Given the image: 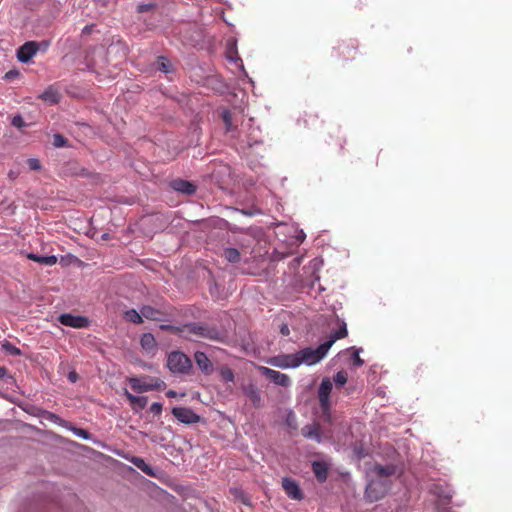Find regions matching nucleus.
Wrapping results in <instances>:
<instances>
[{
  "label": "nucleus",
  "mask_w": 512,
  "mask_h": 512,
  "mask_svg": "<svg viewBox=\"0 0 512 512\" xmlns=\"http://www.w3.org/2000/svg\"><path fill=\"white\" fill-rule=\"evenodd\" d=\"M181 332H187L188 334H192L197 338L213 341H223L225 338V334L216 326H211L202 322L186 324Z\"/></svg>",
  "instance_id": "1"
},
{
  "label": "nucleus",
  "mask_w": 512,
  "mask_h": 512,
  "mask_svg": "<svg viewBox=\"0 0 512 512\" xmlns=\"http://www.w3.org/2000/svg\"><path fill=\"white\" fill-rule=\"evenodd\" d=\"M127 381L131 389L137 393H144L153 390L162 391L166 388V383L162 379L148 375L129 377Z\"/></svg>",
  "instance_id": "2"
},
{
  "label": "nucleus",
  "mask_w": 512,
  "mask_h": 512,
  "mask_svg": "<svg viewBox=\"0 0 512 512\" xmlns=\"http://www.w3.org/2000/svg\"><path fill=\"white\" fill-rule=\"evenodd\" d=\"M331 348V342H324L317 348L306 347L296 352L299 366L302 364L311 366L320 362Z\"/></svg>",
  "instance_id": "3"
},
{
  "label": "nucleus",
  "mask_w": 512,
  "mask_h": 512,
  "mask_svg": "<svg viewBox=\"0 0 512 512\" xmlns=\"http://www.w3.org/2000/svg\"><path fill=\"white\" fill-rule=\"evenodd\" d=\"M333 382L330 378L322 379L318 388V400L324 420L331 421V403L330 394L332 392Z\"/></svg>",
  "instance_id": "4"
},
{
  "label": "nucleus",
  "mask_w": 512,
  "mask_h": 512,
  "mask_svg": "<svg viewBox=\"0 0 512 512\" xmlns=\"http://www.w3.org/2000/svg\"><path fill=\"white\" fill-rule=\"evenodd\" d=\"M167 367L174 374H189L192 369V361L183 352L173 351L168 355Z\"/></svg>",
  "instance_id": "5"
},
{
  "label": "nucleus",
  "mask_w": 512,
  "mask_h": 512,
  "mask_svg": "<svg viewBox=\"0 0 512 512\" xmlns=\"http://www.w3.org/2000/svg\"><path fill=\"white\" fill-rule=\"evenodd\" d=\"M267 363L271 366L288 369V368H297L299 367V362L297 358V354H281L277 356L270 357L267 360Z\"/></svg>",
  "instance_id": "6"
},
{
  "label": "nucleus",
  "mask_w": 512,
  "mask_h": 512,
  "mask_svg": "<svg viewBox=\"0 0 512 512\" xmlns=\"http://www.w3.org/2000/svg\"><path fill=\"white\" fill-rule=\"evenodd\" d=\"M259 371L261 372L262 375L267 377L276 385L288 387L291 384V379L287 374L281 373L279 371L264 366L259 367Z\"/></svg>",
  "instance_id": "7"
},
{
  "label": "nucleus",
  "mask_w": 512,
  "mask_h": 512,
  "mask_svg": "<svg viewBox=\"0 0 512 512\" xmlns=\"http://www.w3.org/2000/svg\"><path fill=\"white\" fill-rule=\"evenodd\" d=\"M172 414L178 421L184 424H195L200 421V416L188 407H174Z\"/></svg>",
  "instance_id": "8"
},
{
  "label": "nucleus",
  "mask_w": 512,
  "mask_h": 512,
  "mask_svg": "<svg viewBox=\"0 0 512 512\" xmlns=\"http://www.w3.org/2000/svg\"><path fill=\"white\" fill-rule=\"evenodd\" d=\"M337 57L343 62L348 63L356 59L357 47L353 43L343 42L335 48Z\"/></svg>",
  "instance_id": "9"
},
{
  "label": "nucleus",
  "mask_w": 512,
  "mask_h": 512,
  "mask_svg": "<svg viewBox=\"0 0 512 512\" xmlns=\"http://www.w3.org/2000/svg\"><path fill=\"white\" fill-rule=\"evenodd\" d=\"M282 488L286 495L293 500L300 501L304 498V494L300 489L299 484L290 477H284L282 479Z\"/></svg>",
  "instance_id": "10"
},
{
  "label": "nucleus",
  "mask_w": 512,
  "mask_h": 512,
  "mask_svg": "<svg viewBox=\"0 0 512 512\" xmlns=\"http://www.w3.org/2000/svg\"><path fill=\"white\" fill-rule=\"evenodd\" d=\"M58 321L65 326L72 328H86L89 326V320L84 316H74L69 313L61 314Z\"/></svg>",
  "instance_id": "11"
},
{
  "label": "nucleus",
  "mask_w": 512,
  "mask_h": 512,
  "mask_svg": "<svg viewBox=\"0 0 512 512\" xmlns=\"http://www.w3.org/2000/svg\"><path fill=\"white\" fill-rule=\"evenodd\" d=\"M386 489V484L378 480H372L368 483L365 494L370 501H377L384 496Z\"/></svg>",
  "instance_id": "12"
},
{
  "label": "nucleus",
  "mask_w": 512,
  "mask_h": 512,
  "mask_svg": "<svg viewBox=\"0 0 512 512\" xmlns=\"http://www.w3.org/2000/svg\"><path fill=\"white\" fill-rule=\"evenodd\" d=\"M38 44L34 41L26 42L17 51V58L22 63H27L37 53Z\"/></svg>",
  "instance_id": "13"
},
{
  "label": "nucleus",
  "mask_w": 512,
  "mask_h": 512,
  "mask_svg": "<svg viewBox=\"0 0 512 512\" xmlns=\"http://www.w3.org/2000/svg\"><path fill=\"white\" fill-rule=\"evenodd\" d=\"M194 359L199 369L205 374L210 375L213 372V365L211 360L202 351H197L194 354Z\"/></svg>",
  "instance_id": "14"
},
{
  "label": "nucleus",
  "mask_w": 512,
  "mask_h": 512,
  "mask_svg": "<svg viewBox=\"0 0 512 512\" xmlns=\"http://www.w3.org/2000/svg\"><path fill=\"white\" fill-rule=\"evenodd\" d=\"M171 187L177 191V192H181L183 194H186V195H192L195 193L196 191V186L187 181V180H183V179H175L171 182Z\"/></svg>",
  "instance_id": "15"
},
{
  "label": "nucleus",
  "mask_w": 512,
  "mask_h": 512,
  "mask_svg": "<svg viewBox=\"0 0 512 512\" xmlns=\"http://www.w3.org/2000/svg\"><path fill=\"white\" fill-rule=\"evenodd\" d=\"M244 394L248 397V399L251 401L252 405L256 408H259L262 404V398L261 394L258 390V388L250 383L243 387Z\"/></svg>",
  "instance_id": "16"
},
{
  "label": "nucleus",
  "mask_w": 512,
  "mask_h": 512,
  "mask_svg": "<svg viewBox=\"0 0 512 512\" xmlns=\"http://www.w3.org/2000/svg\"><path fill=\"white\" fill-rule=\"evenodd\" d=\"M140 313L143 317L148 320L162 321L166 316V313L160 309H156L149 305H144L140 309Z\"/></svg>",
  "instance_id": "17"
},
{
  "label": "nucleus",
  "mask_w": 512,
  "mask_h": 512,
  "mask_svg": "<svg viewBox=\"0 0 512 512\" xmlns=\"http://www.w3.org/2000/svg\"><path fill=\"white\" fill-rule=\"evenodd\" d=\"M126 398L128 399L133 410H142L146 407L148 399L144 396H135L131 394L128 390L124 392Z\"/></svg>",
  "instance_id": "18"
},
{
  "label": "nucleus",
  "mask_w": 512,
  "mask_h": 512,
  "mask_svg": "<svg viewBox=\"0 0 512 512\" xmlns=\"http://www.w3.org/2000/svg\"><path fill=\"white\" fill-rule=\"evenodd\" d=\"M301 434L305 438L314 439L318 443L321 442V432H320L319 426L317 424L305 425L301 429Z\"/></svg>",
  "instance_id": "19"
},
{
  "label": "nucleus",
  "mask_w": 512,
  "mask_h": 512,
  "mask_svg": "<svg viewBox=\"0 0 512 512\" xmlns=\"http://www.w3.org/2000/svg\"><path fill=\"white\" fill-rule=\"evenodd\" d=\"M312 470L315 474V477L319 482H324L327 479L328 476V467L327 465L322 461H314L312 463Z\"/></svg>",
  "instance_id": "20"
},
{
  "label": "nucleus",
  "mask_w": 512,
  "mask_h": 512,
  "mask_svg": "<svg viewBox=\"0 0 512 512\" xmlns=\"http://www.w3.org/2000/svg\"><path fill=\"white\" fill-rule=\"evenodd\" d=\"M140 344H141V347L147 352H152L157 347L155 337L151 333L143 334L140 339Z\"/></svg>",
  "instance_id": "21"
},
{
  "label": "nucleus",
  "mask_w": 512,
  "mask_h": 512,
  "mask_svg": "<svg viewBox=\"0 0 512 512\" xmlns=\"http://www.w3.org/2000/svg\"><path fill=\"white\" fill-rule=\"evenodd\" d=\"M28 259L34 261V262H37V263H40V264H44V265H48V266H53L57 263V257L54 256V255H51V256H40V255H37V254H34V253H29L27 255Z\"/></svg>",
  "instance_id": "22"
},
{
  "label": "nucleus",
  "mask_w": 512,
  "mask_h": 512,
  "mask_svg": "<svg viewBox=\"0 0 512 512\" xmlns=\"http://www.w3.org/2000/svg\"><path fill=\"white\" fill-rule=\"evenodd\" d=\"M39 98L51 104H56L60 100V94L55 88L50 86L39 96Z\"/></svg>",
  "instance_id": "23"
},
{
  "label": "nucleus",
  "mask_w": 512,
  "mask_h": 512,
  "mask_svg": "<svg viewBox=\"0 0 512 512\" xmlns=\"http://www.w3.org/2000/svg\"><path fill=\"white\" fill-rule=\"evenodd\" d=\"M348 334L346 324L341 322L339 328L336 331L331 332L329 340L326 342H331V346L339 339L345 338Z\"/></svg>",
  "instance_id": "24"
},
{
  "label": "nucleus",
  "mask_w": 512,
  "mask_h": 512,
  "mask_svg": "<svg viewBox=\"0 0 512 512\" xmlns=\"http://www.w3.org/2000/svg\"><path fill=\"white\" fill-rule=\"evenodd\" d=\"M131 462L142 472L147 474L148 476H154L153 469L150 465H148L143 458L133 457Z\"/></svg>",
  "instance_id": "25"
},
{
  "label": "nucleus",
  "mask_w": 512,
  "mask_h": 512,
  "mask_svg": "<svg viewBox=\"0 0 512 512\" xmlns=\"http://www.w3.org/2000/svg\"><path fill=\"white\" fill-rule=\"evenodd\" d=\"M221 118L224 122L226 132H233L236 130L237 125L233 124L232 114L229 110H223L221 113Z\"/></svg>",
  "instance_id": "26"
},
{
  "label": "nucleus",
  "mask_w": 512,
  "mask_h": 512,
  "mask_svg": "<svg viewBox=\"0 0 512 512\" xmlns=\"http://www.w3.org/2000/svg\"><path fill=\"white\" fill-rule=\"evenodd\" d=\"M219 374H220L221 380L223 382H226V383H229V382L233 383L234 382V379H235L234 372L228 366L220 367Z\"/></svg>",
  "instance_id": "27"
},
{
  "label": "nucleus",
  "mask_w": 512,
  "mask_h": 512,
  "mask_svg": "<svg viewBox=\"0 0 512 512\" xmlns=\"http://www.w3.org/2000/svg\"><path fill=\"white\" fill-rule=\"evenodd\" d=\"M223 256L230 263H237L240 260V253L235 248H225Z\"/></svg>",
  "instance_id": "28"
},
{
  "label": "nucleus",
  "mask_w": 512,
  "mask_h": 512,
  "mask_svg": "<svg viewBox=\"0 0 512 512\" xmlns=\"http://www.w3.org/2000/svg\"><path fill=\"white\" fill-rule=\"evenodd\" d=\"M124 317L126 320L134 323L141 324L143 322V316L141 313L137 312L135 309H130L124 313Z\"/></svg>",
  "instance_id": "29"
},
{
  "label": "nucleus",
  "mask_w": 512,
  "mask_h": 512,
  "mask_svg": "<svg viewBox=\"0 0 512 512\" xmlns=\"http://www.w3.org/2000/svg\"><path fill=\"white\" fill-rule=\"evenodd\" d=\"M348 380V373L345 370L338 371L333 377V381L337 388L344 386Z\"/></svg>",
  "instance_id": "30"
},
{
  "label": "nucleus",
  "mask_w": 512,
  "mask_h": 512,
  "mask_svg": "<svg viewBox=\"0 0 512 512\" xmlns=\"http://www.w3.org/2000/svg\"><path fill=\"white\" fill-rule=\"evenodd\" d=\"M157 66H158V69L164 73H169L172 71V66H171L170 61L164 56H159L157 58Z\"/></svg>",
  "instance_id": "31"
},
{
  "label": "nucleus",
  "mask_w": 512,
  "mask_h": 512,
  "mask_svg": "<svg viewBox=\"0 0 512 512\" xmlns=\"http://www.w3.org/2000/svg\"><path fill=\"white\" fill-rule=\"evenodd\" d=\"M2 348L9 355L20 356L22 354L21 350L18 347H16L15 345H13L12 343H10L8 341H6L2 345Z\"/></svg>",
  "instance_id": "32"
},
{
  "label": "nucleus",
  "mask_w": 512,
  "mask_h": 512,
  "mask_svg": "<svg viewBox=\"0 0 512 512\" xmlns=\"http://www.w3.org/2000/svg\"><path fill=\"white\" fill-rule=\"evenodd\" d=\"M375 470L377 472V474L380 476V477H387V476H390L393 472H394V469L390 466H376L375 467Z\"/></svg>",
  "instance_id": "33"
},
{
  "label": "nucleus",
  "mask_w": 512,
  "mask_h": 512,
  "mask_svg": "<svg viewBox=\"0 0 512 512\" xmlns=\"http://www.w3.org/2000/svg\"><path fill=\"white\" fill-rule=\"evenodd\" d=\"M67 143V139L61 134H55L53 136V144L55 147H63Z\"/></svg>",
  "instance_id": "34"
},
{
  "label": "nucleus",
  "mask_w": 512,
  "mask_h": 512,
  "mask_svg": "<svg viewBox=\"0 0 512 512\" xmlns=\"http://www.w3.org/2000/svg\"><path fill=\"white\" fill-rule=\"evenodd\" d=\"M226 56H227V59L231 62H237L238 60H240V58L238 56V52L234 47H230L228 49Z\"/></svg>",
  "instance_id": "35"
},
{
  "label": "nucleus",
  "mask_w": 512,
  "mask_h": 512,
  "mask_svg": "<svg viewBox=\"0 0 512 512\" xmlns=\"http://www.w3.org/2000/svg\"><path fill=\"white\" fill-rule=\"evenodd\" d=\"M11 124L16 127V128H23L26 126V123L24 122L23 118L21 115H15L13 118H12V121H11Z\"/></svg>",
  "instance_id": "36"
},
{
  "label": "nucleus",
  "mask_w": 512,
  "mask_h": 512,
  "mask_svg": "<svg viewBox=\"0 0 512 512\" xmlns=\"http://www.w3.org/2000/svg\"><path fill=\"white\" fill-rule=\"evenodd\" d=\"M27 164L31 170H40L41 169L40 161L36 158H29L27 160Z\"/></svg>",
  "instance_id": "37"
},
{
  "label": "nucleus",
  "mask_w": 512,
  "mask_h": 512,
  "mask_svg": "<svg viewBox=\"0 0 512 512\" xmlns=\"http://www.w3.org/2000/svg\"><path fill=\"white\" fill-rule=\"evenodd\" d=\"M150 411L155 415H160L162 412V404L158 402L151 404Z\"/></svg>",
  "instance_id": "38"
},
{
  "label": "nucleus",
  "mask_w": 512,
  "mask_h": 512,
  "mask_svg": "<svg viewBox=\"0 0 512 512\" xmlns=\"http://www.w3.org/2000/svg\"><path fill=\"white\" fill-rule=\"evenodd\" d=\"M353 364L357 367H360L364 364V361L360 358L359 352L355 351L352 355Z\"/></svg>",
  "instance_id": "39"
},
{
  "label": "nucleus",
  "mask_w": 512,
  "mask_h": 512,
  "mask_svg": "<svg viewBox=\"0 0 512 512\" xmlns=\"http://www.w3.org/2000/svg\"><path fill=\"white\" fill-rule=\"evenodd\" d=\"M73 431H74L75 435H77L83 439H88V437H89V433L82 428H74Z\"/></svg>",
  "instance_id": "40"
},
{
  "label": "nucleus",
  "mask_w": 512,
  "mask_h": 512,
  "mask_svg": "<svg viewBox=\"0 0 512 512\" xmlns=\"http://www.w3.org/2000/svg\"><path fill=\"white\" fill-rule=\"evenodd\" d=\"M67 378L71 383H75L78 380L79 376L75 370H72L68 373Z\"/></svg>",
  "instance_id": "41"
},
{
  "label": "nucleus",
  "mask_w": 512,
  "mask_h": 512,
  "mask_svg": "<svg viewBox=\"0 0 512 512\" xmlns=\"http://www.w3.org/2000/svg\"><path fill=\"white\" fill-rule=\"evenodd\" d=\"M280 333L283 336H288L290 334V329L287 324H282L280 327Z\"/></svg>",
  "instance_id": "42"
},
{
  "label": "nucleus",
  "mask_w": 512,
  "mask_h": 512,
  "mask_svg": "<svg viewBox=\"0 0 512 512\" xmlns=\"http://www.w3.org/2000/svg\"><path fill=\"white\" fill-rule=\"evenodd\" d=\"M150 7H151V5H140V6H138V11L144 12V11H147Z\"/></svg>",
  "instance_id": "43"
},
{
  "label": "nucleus",
  "mask_w": 512,
  "mask_h": 512,
  "mask_svg": "<svg viewBox=\"0 0 512 512\" xmlns=\"http://www.w3.org/2000/svg\"><path fill=\"white\" fill-rule=\"evenodd\" d=\"M141 366L143 368H146V369H149V370H152L153 369V364H149V363H146V362H141Z\"/></svg>",
  "instance_id": "44"
},
{
  "label": "nucleus",
  "mask_w": 512,
  "mask_h": 512,
  "mask_svg": "<svg viewBox=\"0 0 512 512\" xmlns=\"http://www.w3.org/2000/svg\"><path fill=\"white\" fill-rule=\"evenodd\" d=\"M177 393L174 391V390H169L167 393H166V396L168 398H174L176 397Z\"/></svg>",
  "instance_id": "45"
},
{
  "label": "nucleus",
  "mask_w": 512,
  "mask_h": 512,
  "mask_svg": "<svg viewBox=\"0 0 512 512\" xmlns=\"http://www.w3.org/2000/svg\"><path fill=\"white\" fill-rule=\"evenodd\" d=\"M91 30H92V26L87 25V26L84 27L82 32L84 34H89L91 32Z\"/></svg>",
  "instance_id": "46"
},
{
  "label": "nucleus",
  "mask_w": 512,
  "mask_h": 512,
  "mask_svg": "<svg viewBox=\"0 0 512 512\" xmlns=\"http://www.w3.org/2000/svg\"><path fill=\"white\" fill-rule=\"evenodd\" d=\"M7 374V370L4 367H0V378H3Z\"/></svg>",
  "instance_id": "47"
},
{
  "label": "nucleus",
  "mask_w": 512,
  "mask_h": 512,
  "mask_svg": "<svg viewBox=\"0 0 512 512\" xmlns=\"http://www.w3.org/2000/svg\"><path fill=\"white\" fill-rule=\"evenodd\" d=\"M161 328H162V329H165V330H171V331L176 330V328H175V327H173V326H168V325H162V326H161Z\"/></svg>",
  "instance_id": "48"
},
{
  "label": "nucleus",
  "mask_w": 512,
  "mask_h": 512,
  "mask_svg": "<svg viewBox=\"0 0 512 512\" xmlns=\"http://www.w3.org/2000/svg\"><path fill=\"white\" fill-rule=\"evenodd\" d=\"M12 76H14V73L12 71L6 73L5 78L10 79Z\"/></svg>",
  "instance_id": "49"
},
{
  "label": "nucleus",
  "mask_w": 512,
  "mask_h": 512,
  "mask_svg": "<svg viewBox=\"0 0 512 512\" xmlns=\"http://www.w3.org/2000/svg\"><path fill=\"white\" fill-rule=\"evenodd\" d=\"M9 177H10L11 179H14V178L16 177V175H15L13 172H10V173H9Z\"/></svg>",
  "instance_id": "50"
}]
</instances>
